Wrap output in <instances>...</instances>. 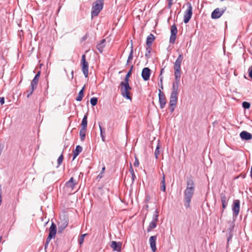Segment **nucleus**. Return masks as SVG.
Listing matches in <instances>:
<instances>
[{"label":"nucleus","mask_w":252,"mask_h":252,"mask_svg":"<svg viewBox=\"0 0 252 252\" xmlns=\"http://www.w3.org/2000/svg\"><path fill=\"white\" fill-rule=\"evenodd\" d=\"M163 69H162L161 70V73H163Z\"/></svg>","instance_id":"52"},{"label":"nucleus","mask_w":252,"mask_h":252,"mask_svg":"<svg viewBox=\"0 0 252 252\" xmlns=\"http://www.w3.org/2000/svg\"><path fill=\"white\" fill-rule=\"evenodd\" d=\"M169 0V4L170 5V4H171V1L172 0Z\"/></svg>","instance_id":"51"},{"label":"nucleus","mask_w":252,"mask_h":252,"mask_svg":"<svg viewBox=\"0 0 252 252\" xmlns=\"http://www.w3.org/2000/svg\"><path fill=\"white\" fill-rule=\"evenodd\" d=\"M181 76H175V82L173 84L171 94H178Z\"/></svg>","instance_id":"11"},{"label":"nucleus","mask_w":252,"mask_h":252,"mask_svg":"<svg viewBox=\"0 0 252 252\" xmlns=\"http://www.w3.org/2000/svg\"><path fill=\"white\" fill-rule=\"evenodd\" d=\"M158 221V215L156 213L154 215L152 221L150 223L149 226L147 228L148 232L151 231L153 229L155 228L157 225Z\"/></svg>","instance_id":"12"},{"label":"nucleus","mask_w":252,"mask_h":252,"mask_svg":"<svg viewBox=\"0 0 252 252\" xmlns=\"http://www.w3.org/2000/svg\"><path fill=\"white\" fill-rule=\"evenodd\" d=\"M66 225H67V223H65V226H64V227L66 226Z\"/></svg>","instance_id":"53"},{"label":"nucleus","mask_w":252,"mask_h":252,"mask_svg":"<svg viewBox=\"0 0 252 252\" xmlns=\"http://www.w3.org/2000/svg\"><path fill=\"white\" fill-rule=\"evenodd\" d=\"M158 97H159V102L160 103V107L162 109L164 108L166 101V97L165 95L163 93L161 92V91L159 90V94H158Z\"/></svg>","instance_id":"15"},{"label":"nucleus","mask_w":252,"mask_h":252,"mask_svg":"<svg viewBox=\"0 0 252 252\" xmlns=\"http://www.w3.org/2000/svg\"><path fill=\"white\" fill-rule=\"evenodd\" d=\"M232 210L233 212V215L237 217L240 211V201L239 200H235L234 201Z\"/></svg>","instance_id":"13"},{"label":"nucleus","mask_w":252,"mask_h":252,"mask_svg":"<svg viewBox=\"0 0 252 252\" xmlns=\"http://www.w3.org/2000/svg\"><path fill=\"white\" fill-rule=\"evenodd\" d=\"M81 65L82 71L86 77H88L89 73V63L86 61V56L85 54L82 56Z\"/></svg>","instance_id":"8"},{"label":"nucleus","mask_w":252,"mask_h":252,"mask_svg":"<svg viewBox=\"0 0 252 252\" xmlns=\"http://www.w3.org/2000/svg\"><path fill=\"white\" fill-rule=\"evenodd\" d=\"M220 0L221 1H223L224 0Z\"/></svg>","instance_id":"55"},{"label":"nucleus","mask_w":252,"mask_h":252,"mask_svg":"<svg viewBox=\"0 0 252 252\" xmlns=\"http://www.w3.org/2000/svg\"><path fill=\"white\" fill-rule=\"evenodd\" d=\"M242 106L245 109H249L251 106V104L248 102L244 101L242 103Z\"/></svg>","instance_id":"35"},{"label":"nucleus","mask_w":252,"mask_h":252,"mask_svg":"<svg viewBox=\"0 0 252 252\" xmlns=\"http://www.w3.org/2000/svg\"><path fill=\"white\" fill-rule=\"evenodd\" d=\"M63 154H62L58 158L57 161L58 165H60L63 162Z\"/></svg>","instance_id":"37"},{"label":"nucleus","mask_w":252,"mask_h":252,"mask_svg":"<svg viewBox=\"0 0 252 252\" xmlns=\"http://www.w3.org/2000/svg\"><path fill=\"white\" fill-rule=\"evenodd\" d=\"M105 42V39H102L100 41V42L99 43H98L96 46L97 49L100 53H102L103 52V49L105 47V45H104Z\"/></svg>","instance_id":"24"},{"label":"nucleus","mask_w":252,"mask_h":252,"mask_svg":"<svg viewBox=\"0 0 252 252\" xmlns=\"http://www.w3.org/2000/svg\"><path fill=\"white\" fill-rule=\"evenodd\" d=\"M103 173H100L98 176H97V178H99V179H101L103 177Z\"/></svg>","instance_id":"45"},{"label":"nucleus","mask_w":252,"mask_h":252,"mask_svg":"<svg viewBox=\"0 0 252 252\" xmlns=\"http://www.w3.org/2000/svg\"><path fill=\"white\" fill-rule=\"evenodd\" d=\"M89 37V34L87 33L84 36H83L80 39V41L83 42L85 41Z\"/></svg>","instance_id":"39"},{"label":"nucleus","mask_w":252,"mask_h":252,"mask_svg":"<svg viewBox=\"0 0 252 252\" xmlns=\"http://www.w3.org/2000/svg\"><path fill=\"white\" fill-rule=\"evenodd\" d=\"M227 203L228 202H225V203H222V208H223V210H224L227 206ZM222 211H223V210H222Z\"/></svg>","instance_id":"43"},{"label":"nucleus","mask_w":252,"mask_h":252,"mask_svg":"<svg viewBox=\"0 0 252 252\" xmlns=\"http://www.w3.org/2000/svg\"><path fill=\"white\" fill-rule=\"evenodd\" d=\"M129 172L132 176V179L133 181L134 180V179L136 178L135 175L134 174V170L132 168L131 163L130 164V168H129Z\"/></svg>","instance_id":"33"},{"label":"nucleus","mask_w":252,"mask_h":252,"mask_svg":"<svg viewBox=\"0 0 252 252\" xmlns=\"http://www.w3.org/2000/svg\"><path fill=\"white\" fill-rule=\"evenodd\" d=\"M82 147L79 145L77 146L75 151H73V159H74L76 158V157L82 152Z\"/></svg>","instance_id":"23"},{"label":"nucleus","mask_w":252,"mask_h":252,"mask_svg":"<svg viewBox=\"0 0 252 252\" xmlns=\"http://www.w3.org/2000/svg\"><path fill=\"white\" fill-rule=\"evenodd\" d=\"M110 247L114 251L120 252L121 251L122 243L113 241L111 242Z\"/></svg>","instance_id":"17"},{"label":"nucleus","mask_w":252,"mask_h":252,"mask_svg":"<svg viewBox=\"0 0 252 252\" xmlns=\"http://www.w3.org/2000/svg\"><path fill=\"white\" fill-rule=\"evenodd\" d=\"M186 189H195L194 182L192 176L188 178L187 180V188Z\"/></svg>","instance_id":"19"},{"label":"nucleus","mask_w":252,"mask_h":252,"mask_svg":"<svg viewBox=\"0 0 252 252\" xmlns=\"http://www.w3.org/2000/svg\"><path fill=\"white\" fill-rule=\"evenodd\" d=\"M183 60L182 54H180L174 64V76H181V63Z\"/></svg>","instance_id":"2"},{"label":"nucleus","mask_w":252,"mask_h":252,"mask_svg":"<svg viewBox=\"0 0 252 252\" xmlns=\"http://www.w3.org/2000/svg\"><path fill=\"white\" fill-rule=\"evenodd\" d=\"M90 102L93 106L96 105L97 102V98L96 97L91 98Z\"/></svg>","instance_id":"34"},{"label":"nucleus","mask_w":252,"mask_h":252,"mask_svg":"<svg viewBox=\"0 0 252 252\" xmlns=\"http://www.w3.org/2000/svg\"><path fill=\"white\" fill-rule=\"evenodd\" d=\"M87 234H82L81 236L83 238V239H84L85 237L87 235Z\"/></svg>","instance_id":"49"},{"label":"nucleus","mask_w":252,"mask_h":252,"mask_svg":"<svg viewBox=\"0 0 252 252\" xmlns=\"http://www.w3.org/2000/svg\"><path fill=\"white\" fill-rule=\"evenodd\" d=\"M151 72L150 69L148 67H145L142 69L141 75L145 81L149 80Z\"/></svg>","instance_id":"14"},{"label":"nucleus","mask_w":252,"mask_h":252,"mask_svg":"<svg viewBox=\"0 0 252 252\" xmlns=\"http://www.w3.org/2000/svg\"><path fill=\"white\" fill-rule=\"evenodd\" d=\"M84 89H85V87H83V88L79 92L78 96L76 98V100L77 101H80L82 100V99L84 96Z\"/></svg>","instance_id":"25"},{"label":"nucleus","mask_w":252,"mask_h":252,"mask_svg":"<svg viewBox=\"0 0 252 252\" xmlns=\"http://www.w3.org/2000/svg\"><path fill=\"white\" fill-rule=\"evenodd\" d=\"M103 5V0H97L92 10V16L95 17L98 15L102 10Z\"/></svg>","instance_id":"3"},{"label":"nucleus","mask_w":252,"mask_h":252,"mask_svg":"<svg viewBox=\"0 0 252 252\" xmlns=\"http://www.w3.org/2000/svg\"><path fill=\"white\" fill-rule=\"evenodd\" d=\"M133 66H131L130 69L129 70V71L127 72V74L126 75L124 82H128L129 83V78L131 74L132 69Z\"/></svg>","instance_id":"28"},{"label":"nucleus","mask_w":252,"mask_h":252,"mask_svg":"<svg viewBox=\"0 0 252 252\" xmlns=\"http://www.w3.org/2000/svg\"><path fill=\"white\" fill-rule=\"evenodd\" d=\"M177 95L178 94H171L169 102V104L171 106H173L174 107L176 105L178 99Z\"/></svg>","instance_id":"20"},{"label":"nucleus","mask_w":252,"mask_h":252,"mask_svg":"<svg viewBox=\"0 0 252 252\" xmlns=\"http://www.w3.org/2000/svg\"><path fill=\"white\" fill-rule=\"evenodd\" d=\"M240 136L242 139L250 140L252 138V135L246 131H243L240 133Z\"/></svg>","instance_id":"21"},{"label":"nucleus","mask_w":252,"mask_h":252,"mask_svg":"<svg viewBox=\"0 0 252 252\" xmlns=\"http://www.w3.org/2000/svg\"><path fill=\"white\" fill-rule=\"evenodd\" d=\"M84 240V239H83V238L81 236L79 239V243L80 245H82L83 244Z\"/></svg>","instance_id":"41"},{"label":"nucleus","mask_w":252,"mask_h":252,"mask_svg":"<svg viewBox=\"0 0 252 252\" xmlns=\"http://www.w3.org/2000/svg\"><path fill=\"white\" fill-rule=\"evenodd\" d=\"M251 177L252 178V167L251 168Z\"/></svg>","instance_id":"50"},{"label":"nucleus","mask_w":252,"mask_h":252,"mask_svg":"<svg viewBox=\"0 0 252 252\" xmlns=\"http://www.w3.org/2000/svg\"><path fill=\"white\" fill-rule=\"evenodd\" d=\"M226 7H224L221 8H217L212 13L211 17L212 19H216L219 18L226 11Z\"/></svg>","instance_id":"9"},{"label":"nucleus","mask_w":252,"mask_h":252,"mask_svg":"<svg viewBox=\"0 0 252 252\" xmlns=\"http://www.w3.org/2000/svg\"><path fill=\"white\" fill-rule=\"evenodd\" d=\"M57 233V228L56 224L52 222L51 226L49 228V235L47 238L45 246V248L46 249L48 244L50 242L51 240L54 238L56 236Z\"/></svg>","instance_id":"6"},{"label":"nucleus","mask_w":252,"mask_h":252,"mask_svg":"<svg viewBox=\"0 0 252 252\" xmlns=\"http://www.w3.org/2000/svg\"><path fill=\"white\" fill-rule=\"evenodd\" d=\"M98 125H99V129H100V136L101 137V139H102V140L104 142L105 140V132L104 131H103V129L101 127V124L100 123H99L98 124Z\"/></svg>","instance_id":"29"},{"label":"nucleus","mask_w":252,"mask_h":252,"mask_svg":"<svg viewBox=\"0 0 252 252\" xmlns=\"http://www.w3.org/2000/svg\"><path fill=\"white\" fill-rule=\"evenodd\" d=\"M220 199H221V203L223 202V203H224L225 202H228V199L226 197L225 194L223 193H221L220 194Z\"/></svg>","instance_id":"31"},{"label":"nucleus","mask_w":252,"mask_h":252,"mask_svg":"<svg viewBox=\"0 0 252 252\" xmlns=\"http://www.w3.org/2000/svg\"><path fill=\"white\" fill-rule=\"evenodd\" d=\"M87 234H82L81 236L83 238V239H84L85 237L87 235Z\"/></svg>","instance_id":"48"},{"label":"nucleus","mask_w":252,"mask_h":252,"mask_svg":"<svg viewBox=\"0 0 252 252\" xmlns=\"http://www.w3.org/2000/svg\"><path fill=\"white\" fill-rule=\"evenodd\" d=\"M157 240V236H152L150 237L149 242L150 244V247L151 249L153 252H155L157 248H156V241Z\"/></svg>","instance_id":"18"},{"label":"nucleus","mask_w":252,"mask_h":252,"mask_svg":"<svg viewBox=\"0 0 252 252\" xmlns=\"http://www.w3.org/2000/svg\"><path fill=\"white\" fill-rule=\"evenodd\" d=\"M76 184L77 183L75 181L74 178L71 177L70 180L66 183L65 187L70 189V191H71L74 189Z\"/></svg>","instance_id":"16"},{"label":"nucleus","mask_w":252,"mask_h":252,"mask_svg":"<svg viewBox=\"0 0 252 252\" xmlns=\"http://www.w3.org/2000/svg\"><path fill=\"white\" fill-rule=\"evenodd\" d=\"M161 83H162V78L160 79Z\"/></svg>","instance_id":"54"},{"label":"nucleus","mask_w":252,"mask_h":252,"mask_svg":"<svg viewBox=\"0 0 252 252\" xmlns=\"http://www.w3.org/2000/svg\"><path fill=\"white\" fill-rule=\"evenodd\" d=\"M194 192V189H186L184 191L185 206L186 208L190 206V202Z\"/></svg>","instance_id":"4"},{"label":"nucleus","mask_w":252,"mask_h":252,"mask_svg":"<svg viewBox=\"0 0 252 252\" xmlns=\"http://www.w3.org/2000/svg\"><path fill=\"white\" fill-rule=\"evenodd\" d=\"M146 46H147L146 49V53L145 54V56L146 57H147L149 55L150 53H151L152 48H151V46H148V45H146Z\"/></svg>","instance_id":"36"},{"label":"nucleus","mask_w":252,"mask_h":252,"mask_svg":"<svg viewBox=\"0 0 252 252\" xmlns=\"http://www.w3.org/2000/svg\"><path fill=\"white\" fill-rule=\"evenodd\" d=\"M249 77L252 79V66L249 69Z\"/></svg>","instance_id":"42"},{"label":"nucleus","mask_w":252,"mask_h":252,"mask_svg":"<svg viewBox=\"0 0 252 252\" xmlns=\"http://www.w3.org/2000/svg\"><path fill=\"white\" fill-rule=\"evenodd\" d=\"M105 170V166H103L102 168V171L101 172L104 173Z\"/></svg>","instance_id":"46"},{"label":"nucleus","mask_w":252,"mask_h":252,"mask_svg":"<svg viewBox=\"0 0 252 252\" xmlns=\"http://www.w3.org/2000/svg\"><path fill=\"white\" fill-rule=\"evenodd\" d=\"M1 201H2L1 193L0 192V203H1Z\"/></svg>","instance_id":"47"},{"label":"nucleus","mask_w":252,"mask_h":252,"mask_svg":"<svg viewBox=\"0 0 252 252\" xmlns=\"http://www.w3.org/2000/svg\"><path fill=\"white\" fill-rule=\"evenodd\" d=\"M81 126H82V128L86 129L87 126V116L85 115L83 118Z\"/></svg>","instance_id":"26"},{"label":"nucleus","mask_w":252,"mask_h":252,"mask_svg":"<svg viewBox=\"0 0 252 252\" xmlns=\"http://www.w3.org/2000/svg\"><path fill=\"white\" fill-rule=\"evenodd\" d=\"M187 9L184 14V22L186 24L188 23L191 18L192 15V7L189 2L186 4Z\"/></svg>","instance_id":"5"},{"label":"nucleus","mask_w":252,"mask_h":252,"mask_svg":"<svg viewBox=\"0 0 252 252\" xmlns=\"http://www.w3.org/2000/svg\"><path fill=\"white\" fill-rule=\"evenodd\" d=\"M86 129L82 128L80 130V136L81 141H84L86 136Z\"/></svg>","instance_id":"27"},{"label":"nucleus","mask_w":252,"mask_h":252,"mask_svg":"<svg viewBox=\"0 0 252 252\" xmlns=\"http://www.w3.org/2000/svg\"><path fill=\"white\" fill-rule=\"evenodd\" d=\"M119 88L121 91V94L124 97L130 100H132L130 94L131 88L130 87L128 82H121L120 84Z\"/></svg>","instance_id":"1"},{"label":"nucleus","mask_w":252,"mask_h":252,"mask_svg":"<svg viewBox=\"0 0 252 252\" xmlns=\"http://www.w3.org/2000/svg\"><path fill=\"white\" fill-rule=\"evenodd\" d=\"M159 149H160V146H159V144H158V145L157 146L156 151L155 152V158L156 159L158 158V155L160 154Z\"/></svg>","instance_id":"32"},{"label":"nucleus","mask_w":252,"mask_h":252,"mask_svg":"<svg viewBox=\"0 0 252 252\" xmlns=\"http://www.w3.org/2000/svg\"><path fill=\"white\" fill-rule=\"evenodd\" d=\"M0 102L1 104H4V98L3 97H0Z\"/></svg>","instance_id":"44"},{"label":"nucleus","mask_w":252,"mask_h":252,"mask_svg":"<svg viewBox=\"0 0 252 252\" xmlns=\"http://www.w3.org/2000/svg\"><path fill=\"white\" fill-rule=\"evenodd\" d=\"M133 165L135 167H138L139 165V162L138 161V158L136 157H135V161L133 163Z\"/></svg>","instance_id":"40"},{"label":"nucleus","mask_w":252,"mask_h":252,"mask_svg":"<svg viewBox=\"0 0 252 252\" xmlns=\"http://www.w3.org/2000/svg\"><path fill=\"white\" fill-rule=\"evenodd\" d=\"M171 35L170 37V42L174 44L176 39V35L177 34L178 30L175 24H174L171 27Z\"/></svg>","instance_id":"10"},{"label":"nucleus","mask_w":252,"mask_h":252,"mask_svg":"<svg viewBox=\"0 0 252 252\" xmlns=\"http://www.w3.org/2000/svg\"><path fill=\"white\" fill-rule=\"evenodd\" d=\"M161 185L160 187V189L163 191H165L166 187H165V177L164 175H163L162 178V180L161 181Z\"/></svg>","instance_id":"30"},{"label":"nucleus","mask_w":252,"mask_h":252,"mask_svg":"<svg viewBox=\"0 0 252 252\" xmlns=\"http://www.w3.org/2000/svg\"><path fill=\"white\" fill-rule=\"evenodd\" d=\"M40 72L39 71L34 76V78L31 82V88L27 91L28 94L27 97H29L33 93L34 90L36 88L39 81Z\"/></svg>","instance_id":"7"},{"label":"nucleus","mask_w":252,"mask_h":252,"mask_svg":"<svg viewBox=\"0 0 252 252\" xmlns=\"http://www.w3.org/2000/svg\"><path fill=\"white\" fill-rule=\"evenodd\" d=\"M133 59V50L131 49L129 56L128 57L127 62H129L130 61L132 60Z\"/></svg>","instance_id":"38"},{"label":"nucleus","mask_w":252,"mask_h":252,"mask_svg":"<svg viewBox=\"0 0 252 252\" xmlns=\"http://www.w3.org/2000/svg\"><path fill=\"white\" fill-rule=\"evenodd\" d=\"M155 36L153 34H150L146 39V45L152 46V44L155 40Z\"/></svg>","instance_id":"22"}]
</instances>
